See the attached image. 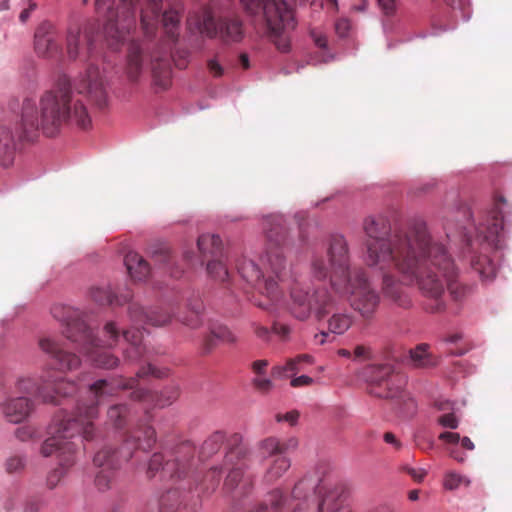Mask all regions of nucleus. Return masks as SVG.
Masks as SVG:
<instances>
[{
  "mask_svg": "<svg viewBox=\"0 0 512 512\" xmlns=\"http://www.w3.org/2000/svg\"><path fill=\"white\" fill-rule=\"evenodd\" d=\"M366 235L365 263L384 272L382 294L400 309L412 306L411 297L401 287L392 270L405 281L416 283L429 313L446 309L445 288L456 301L463 300L469 287L460 282L454 259L441 242L432 238L426 222L415 218L391 231L385 216L372 215L363 220Z\"/></svg>",
  "mask_w": 512,
  "mask_h": 512,
  "instance_id": "obj_1",
  "label": "nucleus"
},
{
  "mask_svg": "<svg viewBox=\"0 0 512 512\" xmlns=\"http://www.w3.org/2000/svg\"><path fill=\"white\" fill-rule=\"evenodd\" d=\"M147 375L156 379H163L168 375L167 368H157L148 363L137 371L136 378H114L110 381L99 379L89 386V393L93 399L80 402L76 411L70 415L55 416L53 424L50 425L52 437L44 440L40 453L43 457L57 456L60 468L54 469L47 477V484L50 489L58 485L64 476V469H68L77 461L79 444L72 441L74 437H80L86 441L94 438L93 420L98 416V406L109 397L117 395L124 390H133L131 398L133 401L145 402L157 407H164L171 404L177 398V391L171 393L166 400L151 390L137 388V380Z\"/></svg>",
  "mask_w": 512,
  "mask_h": 512,
  "instance_id": "obj_2",
  "label": "nucleus"
},
{
  "mask_svg": "<svg viewBox=\"0 0 512 512\" xmlns=\"http://www.w3.org/2000/svg\"><path fill=\"white\" fill-rule=\"evenodd\" d=\"M78 95L87 96L99 109L107 106V92L97 66L91 64L80 74L76 92L71 87L69 78L62 75L53 89L40 96L38 104L25 99L16 137L19 141H33L39 131L47 137H54L67 125H74L79 129L92 126L87 107Z\"/></svg>",
  "mask_w": 512,
  "mask_h": 512,
  "instance_id": "obj_3",
  "label": "nucleus"
},
{
  "mask_svg": "<svg viewBox=\"0 0 512 512\" xmlns=\"http://www.w3.org/2000/svg\"><path fill=\"white\" fill-rule=\"evenodd\" d=\"M265 264L272 275L263 273L253 260L244 259L238 265V272L245 281L248 300L258 308L270 311L283 298V290L278 282L291 277L290 268L286 265L284 247L288 239L285 219L280 215H272L264 219Z\"/></svg>",
  "mask_w": 512,
  "mask_h": 512,
  "instance_id": "obj_4",
  "label": "nucleus"
},
{
  "mask_svg": "<svg viewBox=\"0 0 512 512\" xmlns=\"http://www.w3.org/2000/svg\"><path fill=\"white\" fill-rule=\"evenodd\" d=\"M146 8L141 11V27L146 37L156 33L159 17H162L166 39L158 43L153 51L143 43L132 42L127 51L126 72L131 83H137L146 71L147 58L150 59L153 83L166 89L171 83V49L178 39L180 14L170 9L162 12L161 0H146Z\"/></svg>",
  "mask_w": 512,
  "mask_h": 512,
  "instance_id": "obj_5",
  "label": "nucleus"
},
{
  "mask_svg": "<svg viewBox=\"0 0 512 512\" xmlns=\"http://www.w3.org/2000/svg\"><path fill=\"white\" fill-rule=\"evenodd\" d=\"M328 262L323 257L312 261L313 277L319 281L329 279L334 292L351 296V307L362 318L369 320L376 313L379 296L367 280L362 268L351 267L348 242L342 235H333L327 250Z\"/></svg>",
  "mask_w": 512,
  "mask_h": 512,
  "instance_id": "obj_6",
  "label": "nucleus"
},
{
  "mask_svg": "<svg viewBox=\"0 0 512 512\" xmlns=\"http://www.w3.org/2000/svg\"><path fill=\"white\" fill-rule=\"evenodd\" d=\"M290 313L299 321H306L312 315L318 321L327 319V329L336 335H343L351 328L354 318L347 310L337 308L333 297L325 286L309 287L294 281L290 287Z\"/></svg>",
  "mask_w": 512,
  "mask_h": 512,
  "instance_id": "obj_7",
  "label": "nucleus"
},
{
  "mask_svg": "<svg viewBox=\"0 0 512 512\" xmlns=\"http://www.w3.org/2000/svg\"><path fill=\"white\" fill-rule=\"evenodd\" d=\"M50 313L55 320L65 324V337L77 343L80 351L87 355L94 366L103 369L117 367L118 358L102 349V340L93 335L92 329L83 320V314L78 309L64 304H54Z\"/></svg>",
  "mask_w": 512,
  "mask_h": 512,
  "instance_id": "obj_8",
  "label": "nucleus"
},
{
  "mask_svg": "<svg viewBox=\"0 0 512 512\" xmlns=\"http://www.w3.org/2000/svg\"><path fill=\"white\" fill-rule=\"evenodd\" d=\"M240 436H234V447L226 452L220 470L211 468L206 473L204 482L201 484L202 491H214L220 483L221 471L228 472L224 482L225 490L236 491L238 495L249 494L254 485V476L245 475V469L249 466L250 450L244 444H239Z\"/></svg>",
  "mask_w": 512,
  "mask_h": 512,
  "instance_id": "obj_9",
  "label": "nucleus"
},
{
  "mask_svg": "<svg viewBox=\"0 0 512 512\" xmlns=\"http://www.w3.org/2000/svg\"><path fill=\"white\" fill-rule=\"evenodd\" d=\"M505 206V198L503 196L496 197L492 209L486 212L478 223L471 221V212L468 207H461L459 215L465 219V223H461L459 229L466 242L471 244L473 238H476L495 249L501 248L504 240V227L508 225V222L504 220Z\"/></svg>",
  "mask_w": 512,
  "mask_h": 512,
  "instance_id": "obj_10",
  "label": "nucleus"
},
{
  "mask_svg": "<svg viewBox=\"0 0 512 512\" xmlns=\"http://www.w3.org/2000/svg\"><path fill=\"white\" fill-rule=\"evenodd\" d=\"M246 12L257 15L263 14L268 35L282 52L289 51V39L285 32L294 29L293 11L285 0H241Z\"/></svg>",
  "mask_w": 512,
  "mask_h": 512,
  "instance_id": "obj_11",
  "label": "nucleus"
},
{
  "mask_svg": "<svg viewBox=\"0 0 512 512\" xmlns=\"http://www.w3.org/2000/svg\"><path fill=\"white\" fill-rule=\"evenodd\" d=\"M156 444V431L150 425H138L137 429L128 432L121 448L112 444H104L93 457V464L99 469L118 470L123 462L133 456L135 450L150 451Z\"/></svg>",
  "mask_w": 512,
  "mask_h": 512,
  "instance_id": "obj_12",
  "label": "nucleus"
},
{
  "mask_svg": "<svg viewBox=\"0 0 512 512\" xmlns=\"http://www.w3.org/2000/svg\"><path fill=\"white\" fill-rule=\"evenodd\" d=\"M196 448L190 441L180 443L170 452L166 459L161 452H156L148 461L147 477L153 478L160 473L171 480H186L187 489H191V476L196 467Z\"/></svg>",
  "mask_w": 512,
  "mask_h": 512,
  "instance_id": "obj_13",
  "label": "nucleus"
},
{
  "mask_svg": "<svg viewBox=\"0 0 512 512\" xmlns=\"http://www.w3.org/2000/svg\"><path fill=\"white\" fill-rule=\"evenodd\" d=\"M187 26L210 39H219L224 44L239 43L244 38V27L237 17L215 19L209 10L194 12L187 18Z\"/></svg>",
  "mask_w": 512,
  "mask_h": 512,
  "instance_id": "obj_14",
  "label": "nucleus"
},
{
  "mask_svg": "<svg viewBox=\"0 0 512 512\" xmlns=\"http://www.w3.org/2000/svg\"><path fill=\"white\" fill-rule=\"evenodd\" d=\"M317 493L322 495V484L312 477H303L294 484L290 498L280 488H274L267 494V501L274 511L308 512L309 496Z\"/></svg>",
  "mask_w": 512,
  "mask_h": 512,
  "instance_id": "obj_15",
  "label": "nucleus"
},
{
  "mask_svg": "<svg viewBox=\"0 0 512 512\" xmlns=\"http://www.w3.org/2000/svg\"><path fill=\"white\" fill-rule=\"evenodd\" d=\"M368 394L376 398H403L405 377L390 364L371 365L363 370Z\"/></svg>",
  "mask_w": 512,
  "mask_h": 512,
  "instance_id": "obj_16",
  "label": "nucleus"
},
{
  "mask_svg": "<svg viewBox=\"0 0 512 512\" xmlns=\"http://www.w3.org/2000/svg\"><path fill=\"white\" fill-rule=\"evenodd\" d=\"M139 0H121L117 9L108 8L103 34L108 46L117 50L136 25V5Z\"/></svg>",
  "mask_w": 512,
  "mask_h": 512,
  "instance_id": "obj_17",
  "label": "nucleus"
},
{
  "mask_svg": "<svg viewBox=\"0 0 512 512\" xmlns=\"http://www.w3.org/2000/svg\"><path fill=\"white\" fill-rule=\"evenodd\" d=\"M18 391L23 394L34 395L44 403L57 404L58 396L67 397L77 391L74 382L59 380L52 382L49 379H42V383H37L31 378L21 379L18 382Z\"/></svg>",
  "mask_w": 512,
  "mask_h": 512,
  "instance_id": "obj_18",
  "label": "nucleus"
},
{
  "mask_svg": "<svg viewBox=\"0 0 512 512\" xmlns=\"http://www.w3.org/2000/svg\"><path fill=\"white\" fill-rule=\"evenodd\" d=\"M94 44V26L87 24L83 28H69L67 35V54L69 59H86L92 55Z\"/></svg>",
  "mask_w": 512,
  "mask_h": 512,
  "instance_id": "obj_19",
  "label": "nucleus"
},
{
  "mask_svg": "<svg viewBox=\"0 0 512 512\" xmlns=\"http://www.w3.org/2000/svg\"><path fill=\"white\" fill-rule=\"evenodd\" d=\"M34 48L36 54L44 58L53 59L59 56L61 47L54 25L43 22L36 28Z\"/></svg>",
  "mask_w": 512,
  "mask_h": 512,
  "instance_id": "obj_20",
  "label": "nucleus"
},
{
  "mask_svg": "<svg viewBox=\"0 0 512 512\" xmlns=\"http://www.w3.org/2000/svg\"><path fill=\"white\" fill-rule=\"evenodd\" d=\"M128 316L135 325L151 324L162 327L171 322L173 308H153L150 312H146L138 303H131L128 305Z\"/></svg>",
  "mask_w": 512,
  "mask_h": 512,
  "instance_id": "obj_21",
  "label": "nucleus"
},
{
  "mask_svg": "<svg viewBox=\"0 0 512 512\" xmlns=\"http://www.w3.org/2000/svg\"><path fill=\"white\" fill-rule=\"evenodd\" d=\"M39 348L54 360L60 371H72L79 367L80 359L77 354L63 350L59 343L50 337L39 339Z\"/></svg>",
  "mask_w": 512,
  "mask_h": 512,
  "instance_id": "obj_22",
  "label": "nucleus"
},
{
  "mask_svg": "<svg viewBox=\"0 0 512 512\" xmlns=\"http://www.w3.org/2000/svg\"><path fill=\"white\" fill-rule=\"evenodd\" d=\"M34 410V403L26 397H11L3 405V413L11 423L18 424L30 416Z\"/></svg>",
  "mask_w": 512,
  "mask_h": 512,
  "instance_id": "obj_23",
  "label": "nucleus"
},
{
  "mask_svg": "<svg viewBox=\"0 0 512 512\" xmlns=\"http://www.w3.org/2000/svg\"><path fill=\"white\" fill-rule=\"evenodd\" d=\"M122 337L128 343V348L124 350V359L130 363L142 360L146 351L142 344V331L138 327H132L122 332Z\"/></svg>",
  "mask_w": 512,
  "mask_h": 512,
  "instance_id": "obj_24",
  "label": "nucleus"
},
{
  "mask_svg": "<svg viewBox=\"0 0 512 512\" xmlns=\"http://www.w3.org/2000/svg\"><path fill=\"white\" fill-rule=\"evenodd\" d=\"M195 506H189L186 495L179 488L170 489L161 495L160 512H195Z\"/></svg>",
  "mask_w": 512,
  "mask_h": 512,
  "instance_id": "obj_25",
  "label": "nucleus"
},
{
  "mask_svg": "<svg viewBox=\"0 0 512 512\" xmlns=\"http://www.w3.org/2000/svg\"><path fill=\"white\" fill-rule=\"evenodd\" d=\"M197 249L200 252V265L212 258H224L222 242L218 235L202 234L197 238Z\"/></svg>",
  "mask_w": 512,
  "mask_h": 512,
  "instance_id": "obj_26",
  "label": "nucleus"
},
{
  "mask_svg": "<svg viewBox=\"0 0 512 512\" xmlns=\"http://www.w3.org/2000/svg\"><path fill=\"white\" fill-rule=\"evenodd\" d=\"M343 489L341 486H334L324 491L321 500L317 504V512H338L343 503ZM343 512H354L346 510Z\"/></svg>",
  "mask_w": 512,
  "mask_h": 512,
  "instance_id": "obj_27",
  "label": "nucleus"
},
{
  "mask_svg": "<svg viewBox=\"0 0 512 512\" xmlns=\"http://www.w3.org/2000/svg\"><path fill=\"white\" fill-rule=\"evenodd\" d=\"M124 265H126L128 273L132 279L136 281L146 280L149 273H151V268L145 259L141 255L136 252H128L126 256H124Z\"/></svg>",
  "mask_w": 512,
  "mask_h": 512,
  "instance_id": "obj_28",
  "label": "nucleus"
},
{
  "mask_svg": "<svg viewBox=\"0 0 512 512\" xmlns=\"http://www.w3.org/2000/svg\"><path fill=\"white\" fill-rule=\"evenodd\" d=\"M290 468V460L286 456H278L268 460L267 467L263 474V483L271 485L280 480Z\"/></svg>",
  "mask_w": 512,
  "mask_h": 512,
  "instance_id": "obj_29",
  "label": "nucleus"
},
{
  "mask_svg": "<svg viewBox=\"0 0 512 512\" xmlns=\"http://www.w3.org/2000/svg\"><path fill=\"white\" fill-rule=\"evenodd\" d=\"M15 155V136L10 128L0 125V165L9 167L14 161Z\"/></svg>",
  "mask_w": 512,
  "mask_h": 512,
  "instance_id": "obj_30",
  "label": "nucleus"
},
{
  "mask_svg": "<svg viewBox=\"0 0 512 512\" xmlns=\"http://www.w3.org/2000/svg\"><path fill=\"white\" fill-rule=\"evenodd\" d=\"M89 296H91L92 301L98 305H122L131 299L130 295L120 297L113 294L112 290L108 286H93L91 290H89Z\"/></svg>",
  "mask_w": 512,
  "mask_h": 512,
  "instance_id": "obj_31",
  "label": "nucleus"
},
{
  "mask_svg": "<svg viewBox=\"0 0 512 512\" xmlns=\"http://www.w3.org/2000/svg\"><path fill=\"white\" fill-rule=\"evenodd\" d=\"M256 449L263 460L271 461L277 457H285V446L276 437L270 436L256 444Z\"/></svg>",
  "mask_w": 512,
  "mask_h": 512,
  "instance_id": "obj_32",
  "label": "nucleus"
},
{
  "mask_svg": "<svg viewBox=\"0 0 512 512\" xmlns=\"http://www.w3.org/2000/svg\"><path fill=\"white\" fill-rule=\"evenodd\" d=\"M430 346L421 343L410 350V361L412 366L416 368H430L437 365V358L431 355Z\"/></svg>",
  "mask_w": 512,
  "mask_h": 512,
  "instance_id": "obj_33",
  "label": "nucleus"
},
{
  "mask_svg": "<svg viewBox=\"0 0 512 512\" xmlns=\"http://www.w3.org/2000/svg\"><path fill=\"white\" fill-rule=\"evenodd\" d=\"M189 315L182 316L180 322L192 329L200 328L202 325L203 304L199 299L190 300L187 304Z\"/></svg>",
  "mask_w": 512,
  "mask_h": 512,
  "instance_id": "obj_34",
  "label": "nucleus"
},
{
  "mask_svg": "<svg viewBox=\"0 0 512 512\" xmlns=\"http://www.w3.org/2000/svg\"><path fill=\"white\" fill-rule=\"evenodd\" d=\"M312 362L313 358L311 355L299 354L295 358H289L284 366H274L272 373L274 376H284L287 372L295 374L300 370V365L304 363L311 364Z\"/></svg>",
  "mask_w": 512,
  "mask_h": 512,
  "instance_id": "obj_35",
  "label": "nucleus"
},
{
  "mask_svg": "<svg viewBox=\"0 0 512 512\" xmlns=\"http://www.w3.org/2000/svg\"><path fill=\"white\" fill-rule=\"evenodd\" d=\"M473 269L484 280H491L496 274V265L486 255H480L472 261Z\"/></svg>",
  "mask_w": 512,
  "mask_h": 512,
  "instance_id": "obj_36",
  "label": "nucleus"
},
{
  "mask_svg": "<svg viewBox=\"0 0 512 512\" xmlns=\"http://www.w3.org/2000/svg\"><path fill=\"white\" fill-rule=\"evenodd\" d=\"M206 263V272L215 281L226 282L229 279V271L222 258H212Z\"/></svg>",
  "mask_w": 512,
  "mask_h": 512,
  "instance_id": "obj_37",
  "label": "nucleus"
},
{
  "mask_svg": "<svg viewBox=\"0 0 512 512\" xmlns=\"http://www.w3.org/2000/svg\"><path fill=\"white\" fill-rule=\"evenodd\" d=\"M129 414L128 406L126 405H112L107 412L108 422L117 429H121L127 422Z\"/></svg>",
  "mask_w": 512,
  "mask_h": 512,
  "instance_id": "obj_38",
  "label": "nucleus"
},
{
  "mask_svg": "<svg viewBox=\"0 0 512 512\" xmlns=\"http://www.w3.org/2000/svg\"><path fill=\"white\" fill-rule=\"evenodd\" d=\"M153 260H155L156 263L162 265L167 269L168 272L171 273V276L173 277H180L182 270L176 269L174 270L172 268L173 266V257L171 254V251L168 250L166 247L159 249L155 253H153Z\"/></svg>",
  "mask_w": 512,
  "mask_h": 512,
  "instance_id": "obj_39",
  "label": "nucleus"
},
{
  "mask_svg": "<svg viewBox=\"0 0 512 512\" xmlns=\"http://www.w3.org/2000/svg\"><path fill=\"white\" fill-rule=\"evenodd\" d=\"M225 435L222 432L212 433L202 444L201 454L204 457H209L214 453L218 452L221 445L224 443Z\"/></svg>",
  "mask_w": 512,
  "mask_h": 512,
  "instance_id": "obj_40",
  "label": "nucleus"
},
{
  "mask_svg": "<svg viewBox=\"0 0 512 512\" xmlns=\"http://www.w3.org/2000/svg\"><path fill=\"white\" fill-rule=\"evenodd\" d=\"M209 335L215 337L221 343L234 344L237 342V337L229 327L221 324H216L210 327Z\"/></svg>",
  "mask_w": 512,
  "mask_h": 512,
  "instance_id": "obj_41",
  "label": "nucleus"
},
{
  "mask_svg": "<svg viewBox=\"0 0 512 512\" xmlns=\"http://www.w3.org/2000/svg\"><path fill=\"white\" fill-rule=\"evenodd\" d=\"M116 471L117 470L107 469H101L98 471L96 479H94V483H96V487L99 491H107L112 486Z\"/></svg>",
  "mask_w": 512,
  "mask_h": 512,
  "instance_id": "obj_42",
  "label": "nucleus"
},
{
  "mask_svg": "<svg viewBox=\"0 0 512 512\" xmlns=\"http://www.w3.org/2000/svg\"><path fill=\"white\" fill-rule=\"evenodd\" d=\"M103 336L106 338V340H104V345L107 347H112L117 343L118 339L121 337V334L119 333L118 328L114 322H108L106 325H104Z\"/></svg>",
  "mask_w": 512,
  "mask_h": 512,
  "instance_id": "obj_43",
  "label": "nucleus"
},
{
  "mask_svg": "<svg viewBox=\"0 0 512 512\" xmlns=\"http://www.w3.org/2000/svg\"><path fill=\"white\" fill-rule=\"evenodd\" d=\"M461 484L468 485L469 480L455 472L446 473L444 478V487L446 490L453 491L458 489Z\"/></svg>",
  "mask_w": 512,
  "mask_h": 512,
  "instance_id": "obj_44",
  "label": "nucleus"
},
{
  "mask_svg": "<svg viewBox=\"0 0 512 512\" xmlns=\"http://www.w3.org/2000/svg\"><path fill=\"white\" fill-rule=\"evenodd\" d=\"M438 423L444 428L456 429L459 426V418L455 412H445L439 416Z\"/></svg>",
  "mask_w": 512,
  "mask_h": 512,
  "instance_id": "obj_45",
  "label": "nucleus"
},
{
  "mask_svg": "<svg viewBox=\"0 0 512 512\" xmlns=\"http://www.w3.org/2000/svg\"><path fill=\"white\" fill-rule=\"evenodd\" d=\"M250 327H252L254 335L256 336V338L264 341L265 343L269 342L270 336L273 333V331H271V329H269L268 327L263 326L262 324H260V323H258L256 321L251 322L250 323Z\"/></svg>",
  "mask_w": 512,
  "mask_h": 512,
  "instance_id": "obj_46",
  "label": "nucleus"
},
{
  "mask_svg": "<svg viewBox=\"0 0 512 512\" xmlns=\"http://www.w3.org/2000/svg\"><path fill=\"white\" fill-rule=\"evenodd\" d=\"M25 461L19 456H11L6 460L5 467L8 473H17L24 469Z\"/></svg>",
  "mask_w": 512,
  "mask_h": 512,
  "instance_id": "obj_47",
  "label": "nucleus"
},
{
  "mask_svg": "<svg viewBox=\"0 0 512 512\" xmlns=\"http://www.w3.org/2000/svg\"><path fill=\"white\" fill-rule=\"evenodd\" d=\"M206 67H208L210 75L214 78H220L224 75V67L221 66L217 58L208 59V62H206Z\"/></svg>",
  "mask_w": 512,
  "mask_h": 512,
  "instance_id": "obj_48",
  "label": "nucleus"
},
{
  "mask_svg": "<svg viewBox=\"0 0 512 512\" xmlns=\"http://www.w3.org/2000/svg\"><path fill=\"white\" fill-rule=\"evenodd\" d=\"M253 386L256 389V391L266 394L273 388V382H271L269 378H262L261 376H256L253 379Z\"/></svg>",
  "mask_w": 512,
  "mask_h": 512,
  "instance_id": "obj_49",
  "label": "nucleus"
},
{
  "mask_svg": "<svg viewBox=\"0 0 512 512\" xmlns=\"http://www.w3.org/2000/svg\"><path fill=\"white\" fill-rule=\"evenodd\" d=\"M272 332L278 335L279 339L285 341L289 339L291 328L288 324L275 321L272 325Z\"/></svg>",
  "mask_w": 512,
  "mask_h": 512,
  "instance_id": "obj_50",
  "label": "nucleus"
},
{
  "mask_svg": "<svg viewBox=\"0 0 512 512\" xmlns=\"http://www.w3.org/2000/svg\"><path fill=\"white\" fill-rule=\"evenodd\" d=\"M299 418V412L297 410L289 411L285 414H277L275 420L278 422L286 421L290 425H295Z\"/></svg>",
  "mask_w": 512,
  "mask_h": 512,
  "instance_id": "obj_51",
  "label": "nucleus"
},
{
  "mask_svg": "<svg viewBox=\"0 0 512 512\" xmlns=\"http://www.w3.org/2000/svg\"><path fill=\"white\" fill-rule=\"evenodd\" d=\"M269 366L267 359H259L252 363V370L254 374L262 376L265 374L266 368Z\"/></svg>",
  "mask_w": 512,
  "mask_h": 512,
  "instance_id": "obj_52",
  "label": "nucleus"
},
{
  "mask_svg": "<svg viewBox=\"0 0 512 512\" xmlns=\"http://www.w3.org/2000/svg\"><path fill=\"white\" fill-rule=\"evenodd\" d=\"M378 5H380L382 11L388 16L395 13L396 10V0H377Z\"/></svg>",
  "mask_w": 512,
  "mask_h": 512,
  "instance_id": "obj_53",
  "label": "nucleus"
},
{
  "mask_svg": "<svg viewBox=\"0 0 512 512\" xmlns=\"http://www.w3.org/2000/svg\"><path fill=\"white\" fill-rule=\"evenodd\" d=\"M313 378L307 375H302L297 378L292 379L290 381V386L292 387H307L309 385H312Z\"/></svg>",
  "mask_w": 512,
  "mask_h": 512,
  "instance_id": "obj_54",
  "label": "nucleus"
},
{
  "mask_svg": "<svg viewBox=\"0 0 512 512\" xmlns=\"http://www.w3.org/2000/svg\"><path fill=\"white\" fill-rule=\"evenodd\" d=\"M215 340H217V339L214 336L206 335V337L204 338V342H202V353L203 354L208 355V354H210V352L212 350L215 349V347H216Z\"/></svg>",
  "mask_w": 512,
  "mask_h": 512,
  "instance_id": "obj_55",
  "label": "nucleus"
},
{
  "mask_svg": "<svg viewBox=\"0 0 512 512\" xmlns=\"http://www.w3.org/2000/svg\"><path fill=\"white\" fill-rule=\"evenodd\" d=\"M402 469H404V471L407 472V474L410 475L411 478L416 482H421L426 476V471L423 469H416L412 467H404Z\"/></svg>",
  "mask_w": 512,
  "mask_h": 512,
  "instance_id": "obj_56",
  "label": "nucleus"
},
{
  "mask_svg": "<svg viewBox=\"0 0 512 512\" xmlns=\"http://www.w3.org/2000/svg\"><path fill=\"white\" fill-rule=\"evenodd\" d=\"M356 359H369L371 357V349L365 345H358L353 350Z\"/></svg>",
  "mask_w": 512,
  "mask_h": 512,
  "instance_id": "obj_57",
  "label": "nucleus"
},
{
  "mask_svg": "<svg viewBox=\"0 0 512 512\" xmlns=\"http://www.w3.org/2000/svg\"><path fill=\"white\" fill-rule=\"evenodd\" d=\"M435 407L443 413L455 412L454 403L449 400H437Z\"/></svg>",
  "mask_w": 512,
  "mask_h": 512,
  "instance_id": "obj_58",
  "label": "nucleus"
},
{
  "mask_svg": "<svg viewBox=\"0 0 512 512\" xmlns=\"http://www.w3.org/2000/svg\"><path fill=\"white\" fill-rule=\"evenodd\" d=\"M311 37L314 41V44L317 45L319 48H326L327 47V37L324 36L322 33L317 32L316 30H311Z\"/></svg>",
  "mask_w": 512,
  "mask_h": 512,
  "instance_id": "obj_59",
  "label": "nucleus"
},
{
  "mask_svg": "<svg viewBox=\"0 0 512 512\" xmlns=\"http://www.w3.org/2000/svg\"><path fill=\"white\" fill-rule=\"evenodd\" d=\"M35 9H36V3L33 0H29L28 7L24 8V10H22L20 12V15H19L20 22L25 23L26 21H28L29 17H30V13L33 12Z\"/></svg>",
  "mask_w": 512,
  "mask_h": 512,
  "instance_id": "obj_60",
  "label": "nucleus"
},
{
  "mask_svg": "<svg viewBox=\"0 0 512 512\" xmlns=\"http://www.w3.org/2000/svg\"><path fill=\"white\" fill-rule=\"evenodd\" d=\"M439 439L448 442L450 444H458L460 441V435L456 432H443L440 434Z\"/></svg>",
  "mask_w": 512,
  "mask_h": 512,
  "instance_id": "obj_61",
  "label": "nucleus"
},
{
  "mask_svg": "<svg viewBox=\"0 0 512 512\" xmlns=\"http://www.w3.org/2000/svg\"><path fill=\"white\" fill-rule=\"evenodd\" d=\"M349 29V23L346 19L337 20L336 22V32L340 37H344L347 35Z\"/></svg>",
  "mask_w": 512,
  "mask_h": 512,
  "instance_id": "obj_62",
  "label": "nucleus"
},
{
  "mask_svg": "<svg viewBox=\"0 0 512 512\" xmlns=\"http://www.w3.org/2000/svg\"><path fill=\"white\" fill-rule=\"evenodd\" d=\"M384 441L388 445H391V446L395 447V449H401V442H400V440H398L396 438L395 434L392 433V432H385V434H384Z\"/></svg>",
  "mask_w": 512,
  "mask_h": 512,
  "instance_id": "obj_63",
  "label": "nucleus"
},
{
  "mask_svg": "<svg viewBox=\"0 0 512 512\" xmlns=\"http://www.w3.org/2000/svg\"><path fill=\"white\" fill-rule=\"evenodd\" d=\"M249 512H279L271 509L269 502L265 500V502H260L255 507H253Z\"/></svg>",
  "mask_w": 512,
  "mask_h": 512,
  "instance_id": "obj_64",
  "label": "nucleus"
}]
</instances>
